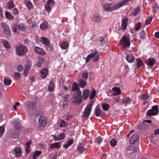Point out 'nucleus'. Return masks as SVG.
I'll use <instances>...</instances> for the list:
<instances>
[{
  "mask_svg": "<svg viewBox=\"0 0 159 159\" xmlns=\"http://www.w3.org/2000/svg\"><path fill=\"white\" fill-rule=\"evenodd\" d=\"M48 25L47 23L43 22L40 25V29L42 30H45L47 28Z\"/></svg>",
  "mask_w": 159,
  "mask_h": 159,
  "instance_id": "nucleus-40",
  "label": "nucleus"
},
{
  "mask_svg": "<svg viewBox=\"0 0 159 159\" xmlns=\"http://www.w3.org/2000/svg\"><path fill=\"white\" fill-rule=\"evenodd\" d=\"M14 76L15 78L17 80L19 79L20 77L19 73H16L14 74Z\"/></svg>",
  "mask_w": 159,
  "mask_h": 159,
  "instance_id": "nucleus-61",
  "label": "nucleus"
},
{
  "mask_svg": "<svg viewBox=\"0 0 159 159\" xmlns=\"http://www.w3.org/2000/svg\"><path fill=\"white\" fill-rule=\"evenodd\" d=\"M77 150L79 153L81 154L85 150V148L84 146L83 143H80Z\"/></svg>",
  "mask_w": 159,
  "mask_h": 159,
  "instance_id": "nucleus-20",
  "label": "nucleus"
},
{
  "mask_svg": "<svg viewBox=\"0 0 159 159\" xmlns=\"http://www.w3.org/2000/svg\"><path fill=\"white\" fill-rule=\"evenodd\" d=\"M112 90L114 92H115L117 94H120L121 93V91L120 89L117 87H115L113 88Z\"/></svg>",
  "mask_w": 159,
  "mask_h": 159,
  "instance_id": "nucleus-49",
  "label": "nucleus"
},
{
  "mask_svg": "<svg viewBox=\"0 0 159 159\" xmlns=\"http://www.w3.org/2000/svg\"><path fill=\"white\" fill-rule=\"evenodd\" d=\"M40 41L45 45H48L50 43V41L48 38L43 37L40 38Z\"/></svg>",
  "mask_w": 159,
  "mask_h": 159,
  "instance_id": "nucleus-18",
  "label": "nucleus"
},
{
  "mask_svg": "<svg viewBox=\"0 0 159 159\" xmlns=\"http://www.w3.org/2000/svg\"><path fill=\"white\" fill-rule=\"evenodd\" d=\"M136 61H137L136 66L138 68L140 67L143 65V63L140 59L137 58Z\"/></svg>",
  "mask_w": 159,
  "mask_h": 159,
  "instance_id": "nucleus-38",
  "label": "nucleus"
},
{
  "mask_svg": "<svg viewBox=\"0 0 159 159\" xmlns=\"http://www.w3.org/2000/svg\"><path fill=\"white\" fill-rule=\"evenodd\" d=\"M37 104V102L35 101H31L28 104V105H27L26 104V107L28 109H30L34 110L35 107L36 106Z\"/></svg>",
  "mask_w": 159,
  "mask_h": 159,
  "instance_id": "nucleus-14",
  "label": "nucleus"
},
{
  "mask_svg": "<svg viewBox=\"0 0 159 159\" xmlns=\"http://www.w3.org/2000/svg\"><path fill=\"white\" fill-rule=\"evenodd\" d=\"M92 20L94 22H99L101 20L102 18L101 16L98 15H95L93 17Z\"/></svg>",
  "mask_w": 159,
  "mask_h": 159,
  "instance_id": "nucleus-28",
  "label": "nucleus"
},
{
  "mask_svg": "<svg viewBox=\"0 0 159 159\" xmlns=\"http://www.w3.org/2000/svg\"><path fill=\"white\" fill-rule=\"evenodd\" d=\"M47 119L46 117L41 116L39 119V127L41 129L43 128L46 125L47 123Z\"/></svg>",
  "mask_w": 159,
  "mask_h": 159,
  "instance_id": "nucleus-9",
  "label": "nucleus"
},
{
  "mask_svg": "<svg viewBox=\"0 0 159 159\" xmlns=\"http://www.w3.org/2000/svg\"><path fill=\"white\" fill-rule=\"evenodd\" d=\"M141 26V23L138 22L135 24L134 26V30L136 31H138L139 30Z\"/></svg>",
  "mask_w": 159,
  "mask_h": 159,
  "instance_id": "nucleus-44",
  "label": "nucleus"
},
{
  "mask_svg": "<svg viewBox=\"0 0 159 159\" xmlns=\"http://www.w3.org/2000/svg\"><path fill=\"white\" fill-rule=\"evenodd\" d=\"M31 65V62L30 61L28 62L27 63L25 67V69L29 70L30 68Z\"/></svg>",
  "mask_w": 159,
  "mask_h": 159,
  "instance_id": "nucleus-62",
  "label": "nucleus"
},
{
  "mask_svg": "<svg viewBox=\"0 0 159 159\" xmlns=\"http://www.w3.org/2000/svg\"><path fill=\"white\" fill-rule=\"evenodd\" d=\"M59 136L60 139L61 140L65 138V134L64 133H61L59 134Z\"/></svg>",
  "mask_w": 159,
  "mask_h": 159,
  "instance_id": "nucleus-63",
  "label": "nucleus"
},
{
  "mask_svg": "<svg viewBox=\"0 0 159 159\" xmlns=\"http://www.w3.org/2000/svg\"><path fill=\"white\" fill-rule=\"evenodd\" d=\"M93 104L91 103H89L86 106L84 109V114L85 117L88 118L92 110Z\"/></svg>",
  "mask_w": 159,
  "mask_h": 159,
  "instance_id": "nucleus-8",
  "label": "nucleus"
},
{
  "mask_svg": "<svg viewBox=\"0 0 159 159\" xmlns=\"http://www.w3.org/2000/svg\"><path fill=\"white\" fill-rule=\"evenodd\" d=\"M156 60L152 57L148 58L146 61V63L148 66L152 67L153 66L156 62Z\"/></svg>",
  "mask_w": 159,
  "mask_h": 159,
  "instance_id": "nucleus-10",
  "label": "nucleus"
},
{
  "mask_svg": "<svg viewBox=\"0 0 159 159\" xmlns=\"http://www.w3.org/2000/svg\"><path fill=\"white\" fill-rule=\"evenodd\" d=\"M48 86V91L50 92H52L55 88V84L54 81L52 80L50 81L49 84Z\"/></svg>",
  "mask_w": 159,
  "mask_h": 159,
  "instance_id": "nucleus-19",
  "label": "nucleus"
},
{
  "mask_svg": "<svg viewBox=\"0 0 159 159\" xmlns=\"http://www.w3.org/2000/svg\"><path fill=\"white\" fill-rule=\"evenodd\" d=\"M3 44L7 48L9 49L11 47L9 43L7 40H3Z\"/></svg>",
  "mask_w": 159,
  "mask_h": 159,
  "instance_id": "nucleus-47",
  "label": "nucleus"
},
{
  "mask_svg": "<svg viewBox=\"0 0 159 159\" xmlns=\"http://www.w3.org/2000/svg\"><path fill=\"white\" fill-rule=\"evenodd\" d=\"M152 17H150L147 19L145 20V23L147 24H150L152 21Z\"/></svg>",
  "mask_w": 159,
  "mask_h": 159,
  "instance_id": "nucleus-58",
  "label": "nucleus"
},
{
  "mask_svg": "<svg viewBox=\"0 0 159 159\" xmlns=\"http://www.w3.org/2000/svg\"><path fill=\"white\" fill-rule=\"evenodd\" d=\"M120 44L123 46V49L130 46V43L128 38L126 36H124L121 39L120 42Z\"/></svg>",
  "mask_w": 159,
  "mask_h": 159,
  "instance_id": "nucleus-5",
  "label": "nucleus"
},
{
  "mask_svg": "<svg viewBox=\"0 0 159 159\" xmlns=\"http://www.w3.org/2000/svg\"><path fill=\"white\" fill-rule=\"evenodd\" d=\"M31 143V140H30L27 142L25 144V150L27 153H30L31 150L29 149L30 147Z\"/></svg>",
  "mask_w": 159,
  "mask_h": 159,
  "instance_id": "nucleus-25",
  "label": "nucleus"
},
{
  "mask_svg": "<svg viewBox=\"0 0 159 159\" xmlns=\"http://www.w3.org/2000/svg\"><path fill=\"white\" fill-rule=\"evenodd\" d=\"M128 21V18L127 17H125L122 20V27L120 29V30L124 31L125 30L127 25V23Z\"/></svg>",
  "mask_w": 159,
  "mask_h": 159,
  "instance_id": "nucleus-11",
  "label": "nucleus"
},
{
  "mask_svg": "<svg viewBox=\"0 0 159 159\" xmlns=\"http://www.w3.org/2000/svg\"><path fill=\"white\" fill-rule=\"evenodd\" d=\"M26 28V26L23 23H20L18 25L14 24L12 27V31L17 33H19V30L23 31Z\"/></svg>",
  "mask_w": 159,
  "mask_h": 159,
  "instance_id": "nucleus-4",
  "label": "nucleus"
},
{
  "mask_svg": "<svg viewBox=\"0 0 159 159\" xmlns=\"http://www.w3.org/2000/svg\"><path fill=\"white\" fill-rule=\"evenodd\" d=\"M42 152L41 151H36L33 155V159H36V158L41 154Z\"/></svg>",
  "mask_w": 159,
  "mask_h": 159,
  "instance_id": "nucleus-39",
  "label": "nucleus"
},
{
  "mask_svg": "<svg viewBox=\"0 0 159 159\" xmlns=\"http://www.w3.org/2000/svg\"><path fill=\"white\" fill-rule=\"evenodd\" d=\"M140 38L141 39H145L146 35L144 30L141 31L140 33Z\"/></svg>",
  "mask_w": 159,
  "mask_h": 159,
  "instance_id": "nucleus-51",
  "label": "nucleus"
},
{
  "mask_svg": "<svg viewBox=\"0 0 159 159\" xmlns=\"http://www.w3.org/2000/svg\"><path fill=\"white\" fill-rule=\"evenodd\" d=\"M13 138H19V134L17 132H14L11 135Z\"/></svg>",
  "mask_w": 159,
  "mask_h": 159,
  "instance_id": "nucleus-55",
  "label": "nucleus"
},
{
  "mask_svg": "<svg viewBox=\"0 0 159 159\" xmlns=\"http://www.w3.org/2000/svg\"><path fill=\"white\" fill-rule=\"evenodd\" d=\"M99 41L101 42V44L103 46H104L105 45V41L104 37H102L101 39H99Z\"/></svg>",
  "mask_w": 159,
  "mask_h": 159,
  "instance_id": "nucleus-56",
  "label": "nucleus"
},
{
  "mask_svg": "<svg viewBox=\"0 0 159 159\" xmlns=\"http://www.w3.org/2000/svg\"><path fill=\"white\" fill-rule=\"evenodd\" d=\"M78 84L75 82H74L72 84V90L73 92H75V91H79L80 90V88L78 86Z\"/></svg>",
  "mask_w": 159,
  "mask_h": 159,
  "instance_id": "nucleus-26",
  "label": "nucleus"
},
{
  "mask_svg": "<svg viewBox=\"0 0 159 159\" xmlns=\"http://www.w3.org/2000/svg\"><path fill=\"white\" fill-rule=\"evenodd\" d=\"M74 142V140L71 139L68 140L67 142V144L64 145V147L67 149L68 147L70 146Z\"/></svg>",
  "mask_w": 159,
  "mask_h": 159,
  "instance_id": "nucleus-37",
  "label": "nucleus"
},
{
  "mask_svg": "<svg viewBox=\"0 0 159 159\" xmlns=\"http://www.w3.org/2000/svg\"><path fill=\"white\" fill-rule=\"evenodd\" d=\"M14 6V3L12 1L10 0L7 3V7L8 9H11Z\"/></svg>",
  "mask_w": 159,
  "mask_h": 159,
  "instance_id": "nucleus-42",
  "label": "nucleus"
},
{
  "mask_svg": "<svg viewBox=\"0 0 159 159\" xmlns=\"http://www.w3.org/2000/svg\"><path fill=\"white\" fill-rule=\"evenodd\" d=\"M11 80L8 79L6 78H5L4 80V83L6 85H9L11 83Z\"/></svg>",
  "mask_w": 159,
  "mask_h": 159,
  "instance_id": "nucleus-45",
  "label": "nucleus"
},
{
  "mask_svg": "<svg viewBox=\"0 0 159 159\" xmlns=\"http://www.w3.org/2000/svg\"><path fill=\"white\" fill-rule=\"evenodd\" d=\"M25 3L28 10H31L32 8L33 5L30 0H25Z\"/></svg>",
  "mask_w": 159,
  "mask_h": 159,
  "instance_id": "nucleus-29",
  "label": "nucleus"
},
{
  "mask_svg": "<svg viewBox=\"0 0 159 159\" xmlns=\"http://www.w3.org/2000/svg\"><path fill=\"white\" fill-rule=\"evenodd\" d=\"M81 93L80 90L74 93L73 96L72 103L79 104L82 102V99L81 96Z\"/></svg>",
  "mask_w": 159,
  "mask_h": 159,
  "instance_id": "nucleus-2",
  "label": "nucleus"
},
{
  "mask_svg": "<svg viewBox=\"0 0 159 159\" xmlns=\"http://www.w3.org/2000/svg\"><path fill=\"white\" fill-rule=\"evenodd\" d=\"M86 81L82 79H80L79 81L78 85L81 88H84L87 85Z\"/></svg>",
  "mask_w": 159,
  "mask_h": 159,
  "instance_id": "nucleus-24",
  "label": "nucleus"
},
{
  "mask_svg": "<svg viewBox=\"0 0 159 159\" xmlns=\"http://www.w3.org/2000/svg\"><path fill=\"white\" fill-rule=\"evenodd\" d=\"M4 125L0 126V137H1L5 131Z\"/></svg>",
  "mask_w": 159,
  "mask_h": 159,
  "instance_id": "nucleus-54",
  "label": "nucleus"
},
{
  "mask_svg": "<svg viewBox=\"0 0 159 159\" xmlns=\"http://www.w3.org/2000/svg\"><path fill=\"white\" fill-rule=\"evenodd\" d=\"M27 51L26 46L22 44L16 46V53L19 56L22 57L24 56Z\"/></svg>",
  "mask_w": 159,
  "mask_h": 159,
  "instance_id": "nucleus-1",
  "label": "nucleus"
},
{
  "mask_svg": "<svg viewBox=\"0 0 159 159\" xmlns=\"http://www.w3.org/2000/svg\"><path fill=\"white\" fill-rule=\"evenodd\" d=\"M94 57L93 61L94 62L98 61L99 58V54L96 51H95L93 53H91L89 55L86 59V62L88 63L92 58Z\"/></svg>",
  "mask_w": 159,
  "mask_h": 159,
  "instance_id": "nucleus-3",
  "label": "nucleus"
},
{
  "mask_svg": "<svg viewBox=\"0 0 159 159\" xmlns=\"http://www.w3.org/2000/svg\"><path fill=\"white\" fill-rule=\"evenodd\" d=\"M103 8L107 11H112V7L109 3H106L103 5Z\"/></svg>",
  "mask_w": 159,
  "mask_h": 159,
  "instance_id": "nucleus-32",
  "label": "nucleus"
},
{
  "mask_svg": "<svg viewBox=\"0 0 159 159\" xmlns=\"http://www.w3.org/2000/svg\"><path fill=\"white\" fill-rule=\"evenodd\" d=\"M139 137L137 134L133 135L130 139V143L132 144H134L136 141L139 140Z\"/></svg>",
  "mask_w": 159,
  "mask_h": 159,
  "instance_id": "nucleus-15",
  "label": "nucleus"
},
{
  "mask_svg": "<svg viewBox=\"0 0 159 159\" xmlns=\"http://www.w3.org/2000/svg\"><path fill=\"white\" fill-rule=\"evenodd\" d=\"M12 123L14 125L15 127L17 129H19L21 127V123L17 119L13 120L12 121Z\"/></svg>",
  "mask_w": 159,
  "mask_h": 159,
  "instance_id": "nucleus-17",
  "label": "nucleus"
},
{
  "mask_svg": "<svg viewBox=\"0 0 159 159\" xmlns=\"http://www.w3.org/2000/svg\"><path fill=\"white\" fill-rule=\"evenodd\" d=\"M121 7L120 2L118 3L112 7V11H114L118 9L119 8Z\"/></svg>",
  "mask_w": 159,
  "mask_h": 159,
  "instance_id": "nucleus-41",
  "label": "nucleus"
},
{
  "mask_svg": "<svg viewBox=\"0 0 159 159\" xmlns=\"http://www.w3.org/2000/svg\"><path fill=\"white\" fill-rule=\"evenodd\" d=\"M59 146V143H52L50 145V148H58Z\"/></svg>",
  "mask_w": 159,
  "mask_h": 159,
  "instance_id": "nucleus-50",
  "label": "nucleus"
},
{
  "mask_svg": "<svg viewBox=\"0 0 159 159\" xmlns=\"http://www.w3.org/2000/svg\"><path fill=\"white\" fill-rule=\"evenodd\" d=\"M88 74L87 72H83L82 74V78L84 79L87 80L88 79Z\"/></svg>",
  "mask_w": 159,
  "mask_h": 159,
  "instance_id": "nucleus-57",
  "label": "nucleus"
},
{
  "mask_svg": "<svg viewBox=\"0 0 159 159\" xmlns=\"http://www.w3.org/2000/svg\"><path fill=\"white\" fill-rule=\"evenodd\" d=\"M6 17L9 20H13L14 18L12 15L9 12L7 11L5 13Z\"/></svg>",
  "mask_w": 159,
  "mask_h": 159,
  "instance_id": "nucleus-34",
  "label": "nucleus"
},
{
  "mask_svg": "<svg viewBox=\"0 0 159 159\" xmlns=\"http://www.w3.org/2000/svg\"><path fill=\"white\" fill-rule=\"evenodd\" d=\"M102 109L104 111H107L110 107V105L107 103H103L102 105Z\"/></svg>",
  "mask_w": 159,
  "mask_h": 159,
  "instance_id": "nucleus-36",
  "label": "nucleus"
},
{
  "mask_svg": "<svg viewBox=\"0 0 159 159\" xmlns=\"http://www.w3.org/2000/svg\"><path fill=\"white\" fill-rule=\"evenodd\" d=\"M103 140V139L102 137L100 136H98L95 139L94 142L96 144H100Z\"/></svg>",
  "mask_w": 159,
  "mask_h": 159,
  "instance_id": "nucleus-35",
  "label": "nucleus"
},
{
  "mask_svg": "<svg viewBox=\"0 0 159 159\" xmlns=\"http://www.w3.org/2000/svg\"><path fill=\"white\" fill-rule=\"evenodd\" d=\"M102 111L100 107L98 105L96 107L94 112V115L97 117L100 116L102 114Z\"/></svg>",
  "mask_w": 159,
  "mask_h": 159,
  "instance_id": "nucleus-16",
  "label": "nucleus"
},
{
  "mask_svg": "<svg viewBox=\"0 0 159 159\" xmlns=\"http://www.w3.org/2000/svg\"><path fill=\"white\" fill-rule=\"evenodd\" d=\"M34 51L36 53L42 56L45 54V52L42 49L37 46L34 47Z\"/></svg>",
  "mask_w": 159,
  "mask_h": 159,
  "instance_id": "nucleus-12",
  "label": "nucleus"
},
{
  "mask_svg": "<svg viewBox=\"0 0 159 159\" xmlns=\"http://www.w3.org/2000/svg\"><path fill=\"white\" fill-rule=\"evenodd\" d=\"M96 94V90L95 89H93L91 92L90 95L89 96L90 99L92 100L94 98Z\"/></svg>",
  "mask_w": 159,
  "mask_h": 159,
  "instance_id": "nucleus-46",
  "label": "nucleus"
},
{
  "mask_svg": "<svg viewBox=\"0 0 159 159\" xmlns=\"http://www.w3.org/2000/svg\"><path fill=\"white\" fill-rule=\"evenodd\" d=\"M158 107L157 105L152 106L151 109L147 111L146 113L148 116H152L157 115L158 113Z\"/></svg>",
  "mask_w": 159,
  "mask_h": 159,
  "instance_id": "nucleus-6",
  "label": "nucleus"
},
{
  "mask_svg": "<svg viewBox=\"0 0 159 159\" xmlns=\"http://www.w3.org/2000/svg\"><path fill=\"white\" fill-rule=\"evenodd\" d=\"M140 9V7L139 6H137L136 8L134 9V11L133 12V14L134 16H136L139 13Z\"/></svg>",
  "mask_w": 159,
  "mask_h": 159,
  "instance_id": "nucleus-43",
  "label": "nucleus"
},
{
  "mask_svg": "<svg viewBox=\"0 0 159 159\" xmlns=\"http://www.w3.org/2000/svg\"><path fill=\"white\" fill-rule=\"evenodd\" d=\"M90 91L89 89H86L83 91V94L82 95V97L84 99H86L88 97Z\"/></svg>",
  "mask_w": 159,
  "mask_h": 159,
  "instance_id": "nucleus-27",
  "label": "nucleus"
},
{
  "mask_svg": "<svg viewBox=\"0 0 159 159\" xmlns=\"http://www.w3.org/2000/svg\"><path fill=\"white\" fill-rule=\"evenodd\" d=\"M67 126V124L64 120H61L60 127H66Z\"/></svg>",
  "mask_w": 159,
  "mask_h": 159,
  "instance_id": "nucleus-53",
  "label": "nucleus"
},
{
  "mask_svg": "<svg viewBox=\"0 0 159 159\" xmlns=\"http://www.w3.org/2000/svg\"><path fill=\"white\" fill-rule=\"evenodd\" d=\"M117 141L114 139H112L110 141V144L112 147H115Z\"/></svg>",
  "mask_w": 159,
  "mask_h": 159,
  "instance_id": "nucleus-52",
  "label": "nucleus"
},
{
  "mask_svg": "<svg viewBox=\"0 0 159 159\" xmlns=\"http://www.w3.org/2000/svg\"><path fill=\"white\" fill-rule=\"evenodd\" d=\"M145 125V123H144V122H143V123L141 124L139 126L138 128L139 129H144L146 128Z\"/></svg>",
  "mask_w": 159,
  "mask_h": 159,
  "instance_id": "nucleus-59",
  "label": "nucleus"
},
{
  "mask_svg": "<svg viewBox=\"0 0 159 159\" xmlns=\"http://www.w3.org/2000/svg\"><path fill=\"white\" fill-rule=\"evenodd\" d=\"M21 152V149L19 147L15 148L14 149L13 153L16 157H19L20 155Z\"/></svg>",
  "mask_w": 159,
  "mask_h": 159,
  "instance_id": "nucleus-23",
  "label": "nucleus"
},
{
  "mask_svg": "<svg viewBox=\"0 0 159 159\" xmlns=\"http://www.w3.org/2000/svg\"><path fill=\"white\" fill-rule=\"evenodd\" d=\"M60 46L61 49H66L68 48L69 44L67 42L64 41L61 43Z\"/></svg>",
  "mask_w": 159,
  "mask_h": 159,
  "instance_id": "nucleus-31",
  "label": "nucleus"
},
{
  "mask_svg": "<svg viewBox=\"0 0 159 159\" xmlns=\"http://www.w3.org/2000/svg\"><path fill=\"white\" fill-rule=\"evenodd\" d=\"M1 26L5 34L7 36H10L11 35L10 29L8 25L5 22L1 23Z\"/></svg>",
  "mask_w": 159,
  "mask_h": 159,
  "instance_id": "nucleus-7",
  "label": "nucleus"
},
{
  "mask_svg": "<svg viewBox=\"0 0 159 159\" xmlns=\"http://www.w3.org/2000/svg\"><path fill=\"white\" fill-rule=\"evenodd\" d=\"M51 2L52 4L54 2V0H48L47 3V4L45 5V9L46 11L50 12L51 10V6L49 5V2Z\"/></svg>",
  "mask_w": 159,
  "mask_h": 159,
  "instance_id": "nucleus-22",
  "label": "nucleus"
},
{
  "mask_svg": "<svg viewBox=\"0 0 159 159\" xmlns=\"http://www.w3.org/2000/svg\"><path fill=\"white\" fill-rule=\"evenodd\" d=\"M48 72V69L46 68L41 70L40 71V75L41 77L43 78H45L47 76Z\"/></svg>",
  "mask_w": 159,
  "mask_h": 159,
  "instance_id": "nucleus-21",
  "label": "nucleus"
},
{
  "mask_svg": "<svg viewBox=\"0 0 159 159\" xmlns=\"http://www.w3.org/2000/svg\"><path fill=\"white\" fill-rule=\"evenodd\" d=\"M127 150L128 151H130L129 154H131V155L134 157V156H135V153L138 150V148L136 147H131L130 148L129 147L127 148Z\"/></svg>",
  "mask_w": 159,
  "mask_h": 159,
  "instance_id": "nucleus-13",
  "label": "nucleus"
},
{
  "mask_svg": "<svg viewBox=\"0 0 159 159\" xmlns=\"http://www.w3.org/2000/svg\"><path fill=\"white\" fill-rule=\"evenodd\" d=\"M134 59V56L132 54H129L126 56V60L129 62H133Z\"/></svg>",
  "mask_w": 159,
  "mask_h": 159,
  "instance_id": "nucleus-30",
  "label": "nucleus"
},
{
  "mask_svg": "<svg viewBox=\"0 0 159 159\" xmlns=\"http://www.w3.org/2000/svg\"><path fill=\"white\" fill-rule=\"evenodd\" d=\"M132 100L128 97H125L122 100V103L123 104H128L129 102H131Z\"/></svg>",
  "mask_w": 159,
  "mask_h": 159,
  "instance_id": "nucleus-33",
  "label": "nucleus"
},
{
  "mask_svg": "<svg viewBox=\"0 0 159 159\" xmlns=\"http://www.w3.org/2000/svg\"><path fill=\"white\" fill-rule=\"evenodd\" d=\"M69 94H66L63 97V100L65 102H66V100L70 97Z\"/></svg>",
  "mask_w": 159,
  "mask_h": 159,
  "instance_id": "nucleus-64",
  "label": "nucleus"
},
{
  "mask_svg": "<svg viewBox=\"0 0 159 159\" xmlns=\"http://www.w3.org/2000/svg\"><path fill=\"white\" fill-rule=\"evenodd\" d=\"M141 99L145 101L149 99V96L146 94H143L141 96Z\"/></svg>",
  "mask_w": 159,
  "mask_h": 159,
  "instance_id": "nucleus-48",
  "label": "nucleus"
},
{
  "mask_svg": "<svg viewBox=\"0 0 159 159\" xmlns=\"http://www.w3.org/2000/svg\"><path fill=\"white\" fill-rule=\"evenodd\" d=\"M120 3L121 7L123 5H127L128 4V0H123V1L120 2Z\"/></svg>",
  "mask_w": 159,
  "mask_h": 159,
  "instance_id": "nucleus-60",
  "label": "nucleus"
}]
</instances>
